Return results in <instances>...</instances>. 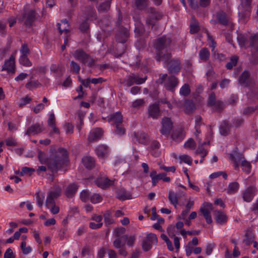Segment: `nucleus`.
I'll return each mask as SVG.
<instances>
[{"label": "nucleus", "instance_id": "obj_41", "mask_svg": "<svg viewBox=\"0 0 258 258\" xmlns=\"http://www.w3.org/2000/svg\"><path fill=\"white\" fill-rule=\"evenodd\" d=\"M36 202L38 206L40 208L42 207L45 198V194L42 192H37L35 194Z\"/></svg>", "mask_w": 258, "mask_h": 258}, {"label": "nucleus", "instance_id": "obj_53", "mask_svg": "<svg viewBox=\"0 0 258 258\" xmlns=\"http://www.w3.org/2000/svg\"><path fill=\"white\" fill-rule=\"evenodd\" d=\"M104 222L106 226L111 224L113 222V219L111 217V213L109 211H107L104 214Z\"/></svg>", "mask_w": 258, "mask_h": 258}, {"label": "nucleus", "instance_id": "obj_12", "mask_svg": "<svg viewBox=\"0 0 258 258\" xmlns=\"http://www.w3.org/2000/svg\"><path fill=\"white\" fill-rule=\"evenodd\" d=\"M2 71H6L9 74H14L15 73V56L12 55L10 57L5 61Z\"/></svg>", "mask_w": 258, "mask_h": 258}, {"label": "nucleus", "instance_id": "obj_61", "mask_svg": "<svg viewBox=\"0 0 258 258\" xmlns=\"http://www.w3.org/2000/svg\"><path fill=\"white\" fill-rule=\"evenodd\" d=\"M166 175V174L165 173H162L158 174L152 180V186H156L157 182H158V181L160 180H161V179L163 180L164 176H165Z\"/></svg>", "mask_w": 258, "mask_h": 258}, {"label": "nucleus", "instance_id": "obj_21", "mask_svg": "<svg viewBox=\"0 0 258 258\" xmlns=\"http://www.w3.org/2000/svg\"><path fill=\"white\" fill-rule=\"evenodd\" d=\"M250 37L249 33H238L237 37V41L240 47H247Z\"/></svg>", "mask_w": 258, "mask_h": 258}, {"label": "nucleus", "instance_id": "obj_15", "mask_svg": "<svg viewBox=\"0 0 258 258\" xmlns=\"http://www.w3.org/2000/svg\"><path fill=\"white\" fill-rule=\"evenodd\" d=\"M256 188L254 186H249L242 193V198L244 201L250 202L256 194Z\"/></svg>", "mask_w": 258, "mask_h": 258}, {"label": "nucleus", "instance_id": "obj_36", "mask_svg": "<svg viewBox=\"0 0 258 258\" xmlns=\"http://www.w3.org/2000/svg\"><path fill=\"white\" fill-rule=\"evenodd\" d=\"M82 162L86 168L89 169L92 168L95 164L94 159L90 156H86L83 158Z\"/></svg>", "mask_w": 258, "mask_h": 258}, {"label": "nucleus", "instance_id": "obj_47", "mask_svg": "<svg viewBox=\"0 0 258 258\" xmlns=\"http://www.w3.org/2000/svg\"><path fill=\"white\" fill-rule=\"evenodd\" d=\"M114 127V133L117 136H122L125 134V130L123 127L122 123L115 125Z\"/></svg>", "mask_w": 258, "mask_h": 258}, {"label": "nucleus", "instance_id": "obj_32", "mask_svg": "<svg viewBox=\"0 0 258 258\" xmlns=\"http://www.w3.org/2000/svg\"><path fill=\"white\" fill-rule=\"evenodd\" d=\"M185 137V133L183 130H180L175 131L171 135V139L175 142L179 143Z\"/></svg>", "mask_w": 258, "mask_h": 258}, {"label": "nucleus", "instance_id": "obj_40", "mask_svg": "<svg viewBox=\"0 0 258 258\" xmlns=\"http://www.w3.org/2000/svg\"><path fill=\"white\" fill-rule=\"evenodd\" d=\"M239 185L237 182H231L229 184L227 189V192L228 194H233L237 192L239 188Z\"/></svg>", "mask_w": 258, "mask_h": 258}, {"label": "nucleus", "instance_id": "obj_27", "mask_svg": "<svg viewBox=\"0 0 258 258\" xmlns=\"http://www.w3.org/2000/svg\"><path fill=\"white\" fill-rule=\"evenodd\" d=\"M248 41L247 46L251 47L255 52L258 51V35L255 34L250 35Z\"/></svg>", "mask_w": 258, "mask_h": 258}, {"label": "nucleus", "instance_id": "obj_56", "mask_svg": "<svg viewBox=\"0 0 258 258\" xmlns=\"http://www.w3.org/2000/svg\"><path fill=\"white\" fill-rule=\"evenodd\" d=\"M238 58L236 56H233L231 58L230 61L226 63V68L228 70H231L237 64Z\"/></svg>", "mask_w": 258, "mask_h": 258}, {"label": "nucleus", "instance_id": "obj_1", "mask_svg": "<svg viewBox=\"0 0 258 258\" xmlns=\"http://www.w3.org/2000/svg\"><path fill=\"white\" fill-rule=\"evenodd\" d=\"M38 158L39 162L42 164H46L47 168L53 173L49 176L51 181L54 180V173L67 166L68 162V152L62 148H58L52 153L49 157H47L44 152L39 150Z\"/></svg>", "mask_w": 258, "mask_h": 258}, {"label": "nucleus", "instance_id": "obj_64", "mask_svg": "<svg viewBox=\"0 0 258 258\" xmlns=\"http://www.w3.org/2000/svg\"><path fill=\"white\" fill-rule=\"evenodd\" d=\"M4 258H15V255L14 253L11 248H8L4 253Z\"/></svg>", "mask_w": 258, "mask_h": 258}, {"label": "nucleus", "instance_id": "obj_16", "mask_svg": "<svg viewBox=\"0 0 258 258\" xmlns=\"http://www.w3.org/2000/svg\"><path fill=\"white\" fill-rule=\"evenodd\" d=\"M178 84V80L177 78L174 76H170L167 78L166 81L165 83V87L166 89L172 92H174L175 88Z\"/></svg>", "mask_w": 258, "mask_h": 258}, {"label": "nucleus", "instance_id": "obj_46", "mask_svg": "<svg viewBox=\"0 0 258 258\" xmlns=\"http://www.w3.org/2000/svg\"><path fill=\"white\" fill-rule=\"evenodd\" d=\"M241 166L242 167V170L247 174H249L250 172L251 166L250 163L247 161L245 159L241 161Z\"/></svg>", "mask_w": 258, "mask_h": 258}, {"label": "nucleus", "instance_id": "obj_58", "mask_svg": "<svg viewBox=\"0 0 258 258\" xmlns=\"http://www.w3.org/2000/svg\"><path fill=\"white\" fill-rule=\"evenodd\" d=\"M217 102L216 100V95L214 92L210 94L208 99V105L209 106H214L215 103Z\"/></svg>", "mask_w": 258, "mask_h": 258}, {"label": "nucleus", "instance_id": "obj_28", "mask_svg": "<svg viewBox=\"0 0 258 258\" xmlns=\"http://www.w3.org/2000/svg\"><path fill=\"white\" fill-rule=\"evenodd\" d=\"M184 112L187 114L193 113L196 109V105L192 100L186 99L184 101Z\"/></svg>", "mask_w": 258, "mask_h": 258}, {"label": "nucleus", "instance_id": "obj_49", "mask_svg": "<svg viewBox=\"0 0 258 258\" xmlns=\"http://www.w3.org/2000/svg\"><path fill=\"white\" fill-rule=\"evenodd\" d=\"M148 5V0H136L135 6L138 9L143 10Z\"/></svg>", "mask_w": 258, "mask_h": 258}, {"label": "nucleus", "instance_id": "obj_62", "mask_svg": "<svg viewBox=\"0 0 258 258\" xmlns=\"http://www.w3.org/2000/svg\"><path fill=\"white\" fill-rule=\"evenodd\" d=\"M215 244L214 243H207L205 246V252L207 255H210L212 253Z\"/></svg>", "mask_w": 258, "mask_h": 258}, {"label": "nucleus", "instance_id": "obj_8", "mask_svg": "<svg viewBox=\"0 0 258 258\" xmlns=\"http://www.w3.org/2000/svg\"><path fill=\"white\" fill-rule=\"evenodd\" d=\"M212 208V204L208 203H204L200 209V212L205 218L208 224L212 223V219L210 214Z\"/></svg>", "mask_w": 258, "mask_h": 258}, {"label": "nucleus", "instance_id": "obj_24", "mask_svg": "<svg viewBox=\"0 0 258 258\" xmlns=\"http://www.w3.org/2000/svg\"><path fill=\"white\" fill-rule=\"evenodd\" d=\"M215 219L217 224L224 225L227 222L228 217L224 212L221 211H216Z\"/></svg>", "mask_w": 258, "mask_h": 258}, {"label": "nucleus", "instance_id": "obj_33", "mask_svg": "<svg viewBox=\"0 0 258 258\" xmlns=\"http://www.w3.org/2000/svg\"><path fill=\"white\" fill-rule=\"evenodd\" d=\"M85 14L87 16V19L96 20L97 15L94 8L92 6H88L85 8Z\"/></svg>", "mask_w": 258, "mask_h": 258}, {"label": "nucleus", "instance_id": "obj_6", "mask_svg": "<svg viewBox=\"0 0 258 258\" xmlns=\"http://www.w3.org/2000/svg\"><path fill=\"white\" fill-rule=\"evenodd\" d=\"M170 58L164 62L167 64V69L170 74H178L181 69V62L178 58H174L170 60Z\"/></svg>", "mask_w": 258, "mask_h": 258}, {"label": "nucleus", "instance_id": "obj_45", "mask_svg": "<svg viewBox=\"0 0 258 258\" xmlns=\"http://www.w3.org/2000/svg\"><path fill=\"white\" fill-rule=\"evenodd\" d=\"M131 77L133 79L134 84L137 85H141L144 83L147 80V77L144 78H140L138 75L135 74H131Z\"/></svg>", "mask_w": 258, "mask_h": 258}, {"label": "nucleus", "instance_id": "obj_20", "mask_svg": "<svg viewBox=\"0 0 258 258\" xmlns=\"http://www.w3.org/2000/svg\"><path fill=\"white\" fill-rule=\"evenodd\" d=\"M107 120L114 125L122 123V116L119 111L112 113L107 116Z\"/></svg>", "mask_w": 258, "mask_h": 258}, {"label": "nucleus", "instance_id": "obj_39", "mask_svg": "<svg viewBox=\"0 0 258 258\" xmlns=\"http://www.w3.org/2000/svg\"><path fill=\"white\" fill-rule=\"evenodd\" d=\"M168 198L170 204L173 205L175 208L178 204V198L177 194L172 190L168 192Z\"/></svg>", "mask_w": 258, "mask_h": 258}, {"label": "nucleus", "instance_id": "obj_51", "mask_svg": "<svg viewBox=\"0 0 258 258\" xmlns=\"http://www.w3.org/2000/svg\"><path fill=\"white\" fill-rule=\"evenodd\" d=\"M60 188L59 186H57L54 190L50 191L48 195L55 200L60 195Z\"/></svg>", "mask_w": 258, "mask_h": 258}, {"label": "nucleus", "instance_id": "obj_25", "mask_svg": "<svg viewBox=\"0 0 258 258\" xmlns=\"http://www.w3.org/2000/svg\"><path fill=\"white\" fill-rule=\"evenodd\" d=\"M116 197L121 201L132 199L131 194L127 192L124 188L117 189L116 191Z\"/></svg>", "mask_w": 258, "mask_h": 258}, {"label": "nucleus", "instance_id": "obj_60", "mask_svg": "<svg viewBox=\"0 0 258 258\" xmlns=\"http://www.w3.org/2000/svg\"><path fill=\"white\" fill-rule=\"evenodd\" d=\"M90 200L92 203L96 204L101 202L102 198L100 195L94 194L91 196Z\"/></svg>", "mask_w": 258, "mask_h": 258}, {"label": "nucleus", "instance_id": "obj_31", "mask_svg": "<svg viewBox=\"0 0 258 258\" xmlns=\"http://www.w3.org/2000/svg\"><path fill=\"white\" fill-rule=\"evenodd\" d=\"M217 17L219 22L223 25L226 26L230 23V21L226 14L223 11L218 12Z\"/></svg>", "mask_w": 258, "mask_h": 258}, {"label": "nucleus", "instance_id": "obj_4", "mask_svg": "<svg viewBox=\"0 0 258 258\" xmlns=\"http://www.w3.org/2000/svg\"><path fill=\"white\" fill-rule=\"evenodd\" d=\"M74 57L78 61L89 67L95 64V60L82 49H77L73 53Z\"/></svg>", "mask_w": 258, "mask_h": 258}, {"label": "nucleus", "instance_id": "obj_29", "mask_svg": "<svg viewBox=\"0 0 258 258\" xmlns=\"http://www.w3.org/2000/svg\"><path fill=\"white\" fill-rule=\"evenodd\" d=\"M78 188V185L76 183L69 184L66 189L65 195L68 198L74 197Z\"/></svg>", "mask_w": 258, "mask_h": 258}, {"label": "nucleus", "instance_id": "obj_48", "mask_svg": "<svg viewBox=\"0 0 258 258\" xmlns=\"http://www.w3.org/2000/svg\"><path fill=\"white\" fill-rule=\"evenodd\" d=\"M20 63L25 67H31L32 65L27 55H21L19 59Z\"/></svg>", "mask_w": 258, "mask_h": 258}, {"label": "nucleus", "instance_id": "obj_18", "mask_svg": "<svg viewBox=\"0 0 258 258\" xmlns=\"http://www.w3.org/2000/svg\"><path fill=\"white\" fill-rule=\"evenodd\" d=\"M44 130L42 123H36L29 127L26 132L25 135L30 136L41 133Z\"/></svg>", "mask_w": 258, "mask_h": 258}, {"label": "nucleus", "instance_id": "obj_14", "mask_svg": "<svg viewBox=\"0 0 258 258\" xmlns=\"http://www.w3.org/2000/svg\"><path fill=\"white\" fill-rule=\"evenodd\" d=\"M132 136L133 141L134 143H138L145 145L148 142V136L143 132L139 131L134 132Z\"/></svg>", "mask_w": 258, "mask_h": 258}, {"label": "nucleus", "instance_id": "obj_34", "mask_svg": "<svg viewBox=\"0 0 258 258\" xmlns=\"http://www.w3.org/2000/svg\"><path fill=\"white\" fill-rule=\"evenodd\" d=\"M245 238L243 240V242L246 245H250L254 239V235L252 230H248L245 234Z\"/></svg>", "mask_w": 258, "mask_h": 258}, {"label": "nucleus", "instance_id": "obj_37", "mask_svg": "<svg viewBox=\"0 0 258 258\" xmlns=\"http://www.w3.org/2000/svg\"><path fill=\"white\" fill-rule=\"evenodd\" d=\"M230 125L226 121H224L220 126L219 130L221 135L226 136L229 133Z\"/></svg>", "mask_w": 258, "mask_h": 258}, {"label": "nucleus", "instance_id": "obj_2", "mask_svg": "<svg viewBox=\"0 0 258 258\" xmlns=\"http://www.w3.org/2000/svg\"><path fill=\"white\" fill-rule=\"evenodd\" d=\"M171 39L166 36H163L156 40L154 47L156 49L155 58L157 61H167L171 58V53L168 51L171 50Z\"/></svg>", "mask_w": 258, "mask_h": 258}, {"label": "nucleus", "instance_id": "obj_63", "mask_svg": "<svg viewBox=\"0 0 258 258\" xmlns=\"http://www.w3.org/2000/svg\"><path fill=\"white\" fill-rule=\"evenodd\" d=\"M35 171V169L32 168H29L27 167H24L22 168V170L20 172V175L23 176L25 174H29L30 175L32 173Z\"/></svg>", "mask_w": 258, "mask_h": 258}, {"label": "nucleus", "instance_id": "obj_17", "mask_svg": "<svg viewBox=\"0 0 258 258\" xmlns=\"http://www.w3.org/2000/svg\"><path fill=\"white\" fill-rule=\"evenodd\" d=\"M95 183L98 187L102 189H105L113 184V181L109 180L105 176H101L95 179Z\"/></svg>", "mask_w": 258, "mask_h": 258}, {"label": "nucleus", "instance_id": "obj_38", "mask_svg": "<svg viewBox=\"0 0 258 258\" xmlns=\"http://www.w3.org/2000/svg\"><path fill=\"white\" fill-rule=\"evenodd\" d=\"M229 159L233 162H241L244 158L242 154L234 151L230 154Z\"/></svg>", "mask_w": 258, "mask_h": 258}, {"label": "nucleus", "instance_id": "obj_5", "mask_svg": "<svg viewBox=\"0 0 258 258\" xmlns=\"http://www.w3.org/2000/svg\"><path fill=\"white\" fill-rule=\"evenodd\" d=\"M158 242V239L156 235L150 233L147 235L146 239L143 241L142 246L145 251H148L152 247L153 244H156Z\"/></svg>", "mask_w": 258, "mask_h": 258}, {"label": "nucleus", "instance_id": "obj_3", "mask_svg": "<svg viewBox=\"0 0 258 258\" xmlns=\"http://www.w3.org/2000/svg\"><path fill=\"white\" fill-rule=\"evenodd\" d=\"M240 4L238 7V16L239 20L245 23L250 15L251 3L252 0H240Z\"/></svg>", "mask_w": 258, "mask_h": 258}, {"label": "nucleus", "instance_id": "obj_42", "mask_svg": "<svg viewBox=\"0 0 258 258\" xmlns=\"http://www.w3.org/2000/svg\"><path fill=\"white\" fill-rule=\"evenodd\" d=\"M110 1H106L101 3L98 7V10L100 12H107L110 8Z\"/></svg>", "mask_w": 258, "mask_h": 258}, {"label": "nucleus", "instance_id": "obj_52", "mask_svg": "<svg viewBox=\"0 0 258 258\" xmlns=\"http://www.w3.org/2000/svg\"><path fill=\"white\" fill-rule=\"evenodd\" d=\"M85 117V114L83 112H79L78 113V120L79 121V123L77 124L76 127L79 132H80L82 126L84 124V118Z\"/></svg>", "mask_w": 258, "mask_h": 258}, {"label": "nucleus", "instance_id": "obj_10", "mask_svg": "<svg viewBox=\"0 0 258 258\" xmlns=\"http://www.w3.org/2000/svg\"><path fill=\"white\" fill-rule=\"evenodd\" d=\"M148 11L150 14L147 19L146 24L151 25L152 28L155 21L160 19L162 15L160 12H156L155 9L152 7L149 9Z\"/></svg>", "mask_w": 258, "mask_h": 258}, {"label": "nucleus", "instance_id": "obj_55", "mask_svg": "<svg viewBox=\"0 0 258 258\" xmlns=\"http://www.w3.org/2000/svg\"><path fill=\"white\" fill-rule=\"evenodd\" d=\"M79 29L83 33H87L89 29V24L87 19L83 21L80 25Z\"/></svg>", "mask_w": 258, "mask_h": 258}, {"label": "nucleus", "instance_id": "obj_22", "mask_svg": "<svg viewBox=\"0 0 258 258\" xmlns=\"http://www.w3.org/2000/svg\"><path fill=\"white\" fill-rule=\"evenodd\" d=\"M199 143L200 146L198 149L195 151L196 154H199L201 156V159L200 161V163H202L204 160L205 157L207 155L208 151L203 148V146L207 144V142H205L203 143L201 142V139H199ZM210 142H208L207 144H209Z\"/></svg>", "mask_w": 258, "mask_h": 258}, {"label": "nucleus", "instance_id": "obj_23", "mask_svg": "<svg viewBox=\"0 0 258 258\" xmlns=\"http://www.w3.org/2000/svg\"><path fill=\"white\" fill-rule=\"evenodd\" d=\"M102 135V131L100 128L92 130L89 133L88 140L89 142H94L99 139Z\"/></svg>", "mask_w": 258, "mask_h": 258}, {"label": "nucleus", "instance_id": "obj_57", "mask_svg": "<svg viewBox=\"0 0 258 258\" xmlns=\"http://www.w3.org/2000/svg\"><path fill=\"white\" fill-rule=\"evenodd\" d=\"M81 200L83 202H87L90 199V194L88 190H83L80 195Z\"/></svg>", "mask_w": 258, "mask_h": 258}, {"label": "nucleus", "instance_id": "obj_59", "mask_svg": "<svg viewBox=\"0 0 258 258\" xmlns=\"http://www.w3.org/2000/svg\"><path fill=\"white\" fill-rule=\"evenodd\" d=\"M145 103L143 99H138L133 101L132 103V107L135 108H139Z\"/></svg>", "mask_w": 258, "mask_h": 258}, {"label": "nucleus", "instance_id": "obj_44", "mask_svg": "<svg viewBox=\"0 0 258 258\" xmlns=\"http://www.w3.org/2000/svg\"><path fill=\"white\" fill-rule=\"evenodd\" d=\"M190 93V89L187 84H184L179 90V94L184 97L187 96Z\"/></svg>", "mask_w": 258, "mask_h": 258}, {"label": "nucleus", "instance_id": "obj_30", "mask_svg": "<svg viewBox=\"0 0 258 258\" xmlns=\"http://www.w3.org/2000/svg\"><path fill=\"white\" fill-rule=\"evenodd\" d=\"M95 152L99 158H102L108 153V147L103 145H101L96 147Z\"/></svg>", "mask_w": 258, "mask_h": 258}, {"label": "nucleus", "instance_id": "obj_19", "mask_svg": "<svg viewBox=\"0 0 258 258\" xmlns=\"http://www.w3.org/2000/svg\"><path fill=\"white\" fill-rule=\"evenodd\" d=\"M149 117L154 119H157L160 115V110L158 104H151L148 109Z\"/></svg>", "mask_w": 258, "mask_h": 258}, {"label": "nucleus", "instance_id": "obj_9", "mask_svg": "<svg viewBox=\"0 0 258 258\" xmlns=\"http://www.w3.org/2000/svg\"><path fill=\"white\" fill-rule=\"evenodd\" d=\"M238 82L241 86L248 87L255 83L253 79L250 78L249 73L247 71H244L240 75Z\"/></svg>", "mask_w": 258, "mask_h": 258}, {"label": "nucleus", "instance_id": "obj_26", "mask_svg": "<svg viewBox=\"0 0 258 258\" xmlns=\"http://www.w3.org/2000/svg\"><path fill=\"white\" fill-rule=\"evenodd\" d=\"M249 87L247 97L251 100L258 99V85L255 83Z\"/></svg>", "mask_w": 258, "mask_h": 258}, {"label": "nucleus", "instance_id": "obj_13", "mask_svg": "<svg viewBox=\"0 0 258 258\" xmlns=\"http://www.w3.org/2000/svg\"><path fill=\"white\" fill-rule=\"evenodd\" d=\"M129 35L128 29L121 26L119 27L118 31L116 34V40L119 43H124L127 41Z\"/></svg>", "mask_w": 258, "mask_h": 258}, {"label": "nucleus", "instance_id": "obj_35", "mask_svg": "<svg viewBox=\"0 0 258 258\" xmlns=\"http://www.w3.org/2000/svg\"><path fill=\"white\" fill-rule=\"evenodd\" d=\"M135 36L137 38L141 37L144 32V27L139 21L136 22L135 28Z\"/></svg>", "mask_w": 258, "mask_h": 258}, {"label": "nucleus", "instance_id": "obj_11", "mask_svg": "<svg viewBox=\"0 0 258 258\" xmlns=\"http://www.w3.org/2000/svg\"><path fill=\"white\" fill-rule=\"evenodd\" d=\"M36 13L33 10H30L24 13L23 19L27 27H31L36 19Z\"/></svg>", "mask_w": 258, "mask_h": 258}, {"label": "nucleus", "instance_id": "obj_54", "mask_svg": "<svg viewBox=\"0 0 258 258\" xmlns=\"http://www.w3.org/2000/svg\"><path fill=\"white\" fill-rule=\"evenodd\" d=\"M21 249L24 254H28L32 251V248L30 246H26V242L23 241L21 243Z\"/></svg>", "mask_w": 258, "mask_h": 258}, {"label": "nucleus", "instance_id": "obj_7", "mask_svg": "<svg viewBox=\"0 0 258 258\" xmlns=\"http://www.w3.org/2000/svg\"><path fill=\"white\" fill-rule=\"evenodd\" d=\"M162 127L160 132L162 135L168 137L173 127V123L169 117H165L161 121Z\"/></svg>", "mask_w": 258, "mask_h": 258}, {"label": "nucleus", "instance_id": "obj_43", "mask_svg": "<svg viewBox=\"0 0 258 258\" xmlns=\"http://www.w3.org/2000/svg\"><path fill=\"white\" fill-rule=\"evenodd\" d=\"M210 56V52L206 48L202 49L199 52V57L203 61L207 60Z\"/></svg>", "mask_w": 258, "mask_h": 258}, {"label": "nucleus", "instance_id": "obj_50", "mask_svg": "<svg viewBox=\"0 0 258 258\" xmlns=\"http://www.w3.org/2000/svg\"><path fill=\"white\" fill-rule=\"evenodd\" d=\"M61 22L62 24H63L66 26H65L63 29H61L60 28L61 24L57 23V29L59 30L60 34H61L63 32H65L66 33H67L69 31V30L67 28V27H69V22H68V20L66 19H65L61 20Z\"/></svg>", "mask_w": 258, "mask_h": 258}]
</instances>
